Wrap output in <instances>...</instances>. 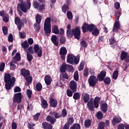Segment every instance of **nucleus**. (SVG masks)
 Here are the masks:
<instances>
[{"label": "nucleus", "instance_id": "1", "mask_svg": "<svg viewBox=\"0 0 129 129\" xmlns=\"http://www.w3.org/2000/svg\"><path fill=\"white\" fill-rule=\"evenodd\" d=\"M4 81L6 83L5 87L7 90H10L12 87L15 85V82H16V78L11 76L10 74H5L4 77Z\"/></svg>", "mask_w": 129, "mask_h": 129}, {"label": "nucleus", "instance_id": "2", "mask_svg": "<svg viewBox=\"0 0 129 129\" xmlns=\"http://www.w3.org/2000/svg\"><path fill=\"white\" fill-rule=\"evenodd\" d=\"M100 97H96L94 99V104L93 100L91 99L87 103V106L90 110H94V107L95 108H98L99 106V101H100Z\"/></svg>", "mask_w": 129, "mask_h": 129}, {"label": "nucleus", "instance_id": "3", "mask_svg": "<svg viewBox=\"0 0 129 129\" xmlns=\"http://www.w3.org/2000/svg\"><path fill=\"white\" fill-rule=\"evenodd\" d=\"M80 27H76L75 29H73L72 30V32L70 30H67V36L70 37L71 36L74 35L75 38L77 39V40H79V39H80Z\"/></svg>", "mask_w": 129, "mask_h": 129}, {"label": "nucleus", "instance_id": "4", "mask_svg": "<svg viewBox=\"0 0 129 129\" xmlns=\"http://www.w3.org/2000/svg\"><path fill=\"white\" fill-rule=\"evenodd\" d=\"M79 61H80V56L79 55L75 56L74 54H68L67 56V62L69 64H71L72 65L77 64L79 63Z\"/></svg>", "mask_w": 129, "mask_h": 129}, {"label": "nucleus", "instance_id": "5", "mask_svg": "<svg viewBox=\"0 0 129 129\" xmlns=\"http://www.w3.org/2000/svg\"><path fill=\"white\" fill-rule=\"evenodd\" d=\"M120 11H115L114 13V16L115 17V20H116L112 29V31L114 33L117 32L120 27V24L119 23V21H118V20H119V18L120 17Z\"/></svg>", "mask_w": 129, "mask_h": 129}, {"label": "nucleus", "instance_id": "6", "mask_svg": "<svg viewBox=\"0 0 129 129\" xmlns=\"http://www.w3.org/2000/svg\"><path fill=\"white\" fill-rule=\"evenodd\" d=\"M51 18L50 17L47 18L44 24V31L45 32V36H49L51 33Z\"/></svg>", "mask_w": 129, "mask_h": 129}, {"label": "nucleus", "instance_id": "7", "mask_svg": "<svg viewBox=\"0 0 129 129\" xmlns=\"http://www.w3.org/2000/svg\"><path fill=\"white\" fill-rule=\"evenodd\" d=\"M18 6L20 7V9L23 13H27L28 10H30L31 8V3L28 2L27 3H21Z\"/></svg>", "mask_w": 129, "mask_h": 129}, {"label": "nucleus", "instance_id": "8", "mask_svg": "<svg viewBox=\"0 0 129 129\" xmlns=\"http://www.w3.org/2000/svg\"><path fill=\"white\" fill-rule=\"evenodd\" d=\"M82 28L84 33H86L87 31H89V32H92L93 30L95 28V25L93 24L88 25L86 23H85L83 24Z\"/></svg>", "mask_w": 129, "mask_h": 129}, {"label": "nucleus", "instance_id": "9", "mask_svg": "<svg viewBox=\"0 0 129 129\" xmlns=\"http://www.w3.org/2000/svg\"><path fill=\"white\" fill-rule=\"evenodd\" d=\"M98 82V80L95 76H91L88 79V82L90 84V86H91L92 87L95 86Z\"/></svg>", "mask_w": 129, "mask_h": 129}, {"label": "nucleus", "instance_id": "10", "mask_svg": "<svg viewBox=\"0 0 129 129\" xmlns=\"http://www.w3.org/2000/svg\"><path fill=\"white\" fill-rule=\"evenodd\" d=\"M13 101L16 103L22 102V93H16L13 97Z\"/></svg>", "mask_w": 129, "mask_h": 129}, {"label": "nucleus", "instance_id": "11", "mask_svg": "<svg viewBox=\"0 0 129 129\" xmlns=\"http://www.w3.org/2000/svg\"><path fill=\"white\" fill-rule=\"evenodd\" d=\"M34 53L37 54L38 57H41L42 56V47H40L38 44H35L34 46Z\"/></svg>", "mask_w": 129, "mask_h": 129}, {"label": "nucleus", "instance_id": "12", "mask_svg": "<svg viewBox=\"0 0 129 129\" xmlns=\"http://www.w3.org/2000/svg\"><path fill=\"white\" fill-rule=\"evenodd\" d=\"M33 5L34 9H37L39 11H43L45 9V4L40 5L37 1H34Z\"/></svg>", "mask_w": 129, "mask_h": 129}, {"label": "nucleus", "instance_id": "13", "mask_svg": "<svg viewBox=\"0 0 129 129\" xmlns=\"http://www.w3.org/2000/svg\"><path fill=\"white\" fill-rule=\"evenodd\" d=\"M67 54V49H66V47H61L59 51V55H60L62 60H65V56H66Z\"/></svg>", "mask_w": 129, "mask_h": 129}, {"label": "nucleus", "instance_id": "14", "mask_svg": "<svg viewBox=\"0 0 129 129\" xmlns=\"http://www.w3.org/2000/svg\"><path fill=\"white\" fill-rule=\"evenodd\" d=\"M70 88L73 92L77 91V83L74 81H71L70 82Z\"/></svg>", "mask_w": 129, "mask_h": 129}, {"label": "nucleus", "instance_id": "15", "mask_svg": "<svg viewBox=\"0 0 129 129\" xmlns=\"http://www.w3.org/2000/svg\"><path fill=\"white\" fill-rule=\"evenodd\" d=\"M15 23L17 25V28L19 31H21L22 27L23 26V23H21V19L20 17H16L15 19Z\"/></svg>", "mask_w": 129, "mask_h": 129}, {"label": "nucleus", "instance_id": "16", "mask_svg": "<svg viewBox=\"0 0 129 129\" xmlns=\"http://www.w3.org/2000/svg\"><path fill=\"white\" fill-rule=\"evenodd\" d=\"M51 41L55 46L59 45V37L57 35H52L51 37Z\"/></svg>", "mask_w": 129, "mask_h": 129}, {"label": "nucleus", "instance_id": "17", "mask_svg": "<svg viewBox=\"0 0 129 129\" xmlns=\"http://www.w3.org/2000/svg\"><path fill=\"white\" fill-rule=\"evenodd\" d=\"M49 104L51 107H57V104H58V101L56 99L51 98L49 100Z\"/></svg>", "mask_w": 129, "mask_h": 129}, {"label": "nucleus", "instance_id": "18", "mask_svg": "<svg viewBox=\"0 0 129 129\" xmlns=\"http://www.w3.org/2000/svg\"><path fill=\"white\" fill-rule=\"evenodd\" d=\"M105 76H106V72L105 71H102L98 75L97 78L99 81H103Z\"/></svg>", "mask_w": 129, "mask_h": 129}, {"label": "nucleus", "instance_id": "19", "mask_svg": "<svg viewBox=\"0 0 129 129\" xmlns=\"http://www.w3.org/2000/svg\"><path fill=\"white\" fill-rule=\"evenodd\" d=\"M21 74L25 78V77H28V76H30V71L27 70L25 69H21Z\"/></svg>", "mask_w": 129, "mask_h": 129}, {"label": "nucleus", "instance_id": "20", "mask_svg": "<svg viewBox=\"0 0 129 129\" xmlns=\"http://www.w3.org/2000/svg\"><path fill=\"white\" fill-rule=\"evenodd\" d=\"M44 81L46 85H50L52 83V78L49 75H46L44 77Z\"/></svg>", "mask_w": 129, "mask_h": 129}, {"label": "nucleus", "instance_id": "21", "mask_svg": "<svg viewBox=\"0 0 129 129\" xmlns=\"http://www.w3.org/2000/svg\"><path fill=\"white\" fill-rule=\"evenodd\" d=\"M46 120H47V121H49V122H50L51 124H54V123L56 121V118H55V117H52V116L51 115L47 116Z\"/></svg>", "mask_w": 129, "mask_h": 129}, {"label": "nucleus", "instance_id": "22", "mask_svg": "<svg viewBox=\"0 0 129 129\" xmlns=\"http://www.w3.org/2000/svg\"><path fill=\"white\" fill-rule=\"evenodd\" d=\"M42 127L44 129H52L53 128V126L47 122H44L42 123Z\"/></svg>", "mask_w": 129, "mask_h": 129}, {"label": "nucleus", "instance_id": "23", "mask_svg": "<svg viewBox=\"0 0 129 129\" xmlns=\"http://www.w3.org/2000/svg\"><path fill=\"white\" fill-rule=\"evenodd\" d=\"M21 60V54L20 53L17 52L14 57H13V63H17V61H19Z\"/></svg>", "mask_w": 129, "mask_h": 129}, {"label": "nucleus", "instance_id": "24", "mask_svg": "<svg viewBox=\"0 0 129 129\" xmlns=\"http://www.w3.org/2000/svg\"><path fill=\"white\" fill-rule=\"evenodd\" d=\"M41 106L42 108H47L48 107V102L45 99L42 98L41 99Z\"/></svg>", "mask_w": 129, "mask_h": 129}, {"label": "nucleus", "instance_id": "25", "mask_svg": "<svg viewBox=\"0 0 129 129\" xmlns=\"http://www.w3.org/2000/svg\"><path fill=\"white\" fill-rule=\"evenodd\" d=\"M68 67V64H66V63H63L60 68V72H66Z\"/></svg>", "mask_w": 129, "mask_h": 129}, {"label": "nucleus", "instance_id": "26", "mask_svg": "<svg viewBox=\"0 0 129 129\" xmlns=\"http://www.w3.org/2000/svg\"><path fill=\"white\" fill-rule=\"evenodd\" d=\"M121 60H123L125 58H128V54L127 52L125 51H122L120 53Z\"/></svg>", "mask_w": 129, "mask_h": 129}, {"label": "nucleus", "instance_id": "27", "mask_svg": "<svg viewBox=\"0 0 129 129\" xmlns=\"http://www.w3.org/2000/svg\"><path fill=\"white\" fill-rule=\"evenodd\" d=\"M52 31L53 34L58 35V34H59V29L58 28V26L56 25L53 26L52 27Z\"/></svg>", "mask_w": 129, "mask_h": 129}, {"label": "nucleus", "instance_id": "28", "mask_svg": "<svg viewBox=\"0 0 129 129\" xmlns=\"http://www.w3.org/2000/svg\"><path fill=\"white\" fill-rule=\"evenodd\" d=\"M109 42L111 46L113 47V48H115L114 46H116V41L115 39L113 37H111L109 39Z\"/></svg>", "mask_w": 129, "mask_h": 129}, {"label": "nucleus", "instance_id": "29", "mask_svg": "<svg viewBox=\"0 0 129 129\" xmlns=\"http://www.w3.org/2000/svg\"><path fill=\"white\" fill-rule=\"evenodd\" d=\"M108 105L106 103H102L101 105V109L103 112H106L107 111Z\"/></svg>", "mask_w": 129, "mask_h": 129}, {"label": "nucleus", "instance_id": "30", "mask_svg": "<svg viewBox=\"0 0 129 129\" xmlns=\"http://www.w3.org/2000/svg\"><path fill=\"white\" fill-rule=\"evenodd\" d=\"M92 34L94 36H95V37H97L98 35H99V30L97 29V28L95 27L93 29V31H92Z\"/></svg>", "mask_w": 129, "mask_h": 129}, {"label": "nucleus", "instance_id": "31", "mask_svg": "<svg viewBox=\"0 0 129 129\" xmlns=\"http://www.w3.org/2000/svg\"><path fill=\"white\" fill-rule=\"evenodd\" d=\"M82 96H84L83 99L84 102H88V100L90 99V97H89V94H88V93H85L84 95H82Z\"/></svg>", "mask_w": 129, "mask_h": 129}, {"label": "nucleus", "instance_id": "32", "mask_svg": "<svg viewBox=\"0 0 129 129\" xmlns=\"http://www.w3.org/2000/svg\"><path fill=\"white\" fill-rule=\"evenodd\" d=\"M36 23V24H41V21L42 20V16L37 14L35 16Z\"/></svg>", "mask_w": 129, "mask_h": 129}, {"label": "nucleus", "instance_id": "33", "mask_svg": "<svg viewBox=\"0 0 129 129\" xmlns=\"http://www.w3.org/2000/svg\"><path fill=\"white\" fill-rule=\"evenodd\" d=\"M61 76L62 78H60L61 80L64 81V79H68V74L66 73V72H61Z\"/></svg>", "mask_w": 129, "mask_h": 129}, {"label": "nucleus", "instance_id": "34", "mask_svg": "<svg viewBox=\"0 0 129 129\" xmlns=\"http://www.w3.org/2000/svg\"><path fill=\"white\" fill-rule=\"evenodd\" d=\"M105 127V123L103 121H101L99 123L98 125V129H104Z\"/></svg>", "mask_w": 129, "mask_h": 129}, {"label": "nucleus", "instance_id": "35", "mask_svg": "<svg viewBox=\"0 0 129 129\" xmlns=\"http://www.w3.org/2000/svg\"><path fill=\"white\" fill-rule=\"evenodd\" d=\"M84 125L85 127H89L91 125V120L90 119H87L85 121Z\"/></svg>", "mask_w": 129, "mask_h": 129}, {"label": "nucleus", "instance_id": "36", "mask_svg": "<svg viewBox=\"0 0 129 129\" xmlns=\"http://www.w3.org/2000/svg\"><path fill=\"white\" fill-rule=\"evenodd\" d=\"M21 45L23 49H27V48H29V46L27 40L24 41V42L21 44Z\"/></svg>", "mask_w": 129, "mask_h": 129}, {"label": "nucleus", "instance_id": "37", "mask_svg": "<svg viewBox=\"0 0 129 129\" xmlns=\"http://www.w3.org/2000/svg\"><path fill=\"white\" fill-rule=\"evenodd\" d=\"M117 77H118V71H115L112 74V78L114 80H116L117 79Z\"/></svg>", "mask_w": 129, "mask_h": 129}, {"label": "nucleus", "instance_id": "38", "mask_svg": "<svg viewBox=\"0 0 129 129\" xmlns=\"http://www.w3.org/2000/svg\"><path fill=\"white\" fill-rule=\"evenodd\" d=\"M80 124L79 123H75L72 126H71L70 129H80Z\"/></svg>", "mask_w": 129, "mask_h": 129}, {"label": "nucleus", "instance_id": "39", "mask_svg": "<svg viewBox=\"0 0 129 129\" xmlns=\"http://www.w3.org/2000/svg\"><path fill=\"white\" fill-rule=\"evenodd\" d=\"M73 98L75 100H78L80 98V94L78 92H76L74 94Z\"/></svg>", "mask_w": 129, "mask_h": 129}, {"label": "nucleus", "instance_id": "40", "mask_svg": "<svg viewBox=\"0 0 129 129\" xmlns=\"http://www.w3.org/2000/svg\"><path fill=\"white\" fill-rule=\"evenodd\" d=\"M42 87L43 86H42V84L40 83H38L36 85V88L37 91H41V90H42Z\"/></svg>", "mask_w": 129, "mask_h": 129}, {"label": "nucleus", "instance_id": "41", "mask_svg": "<svg viewBox=\"0 0 129 129\" xmlns=\"http://www.w3.org/2000/svg\"><path fill=\"white\" fill-rule=\"evenodd\" d=\"M52 114L54 115L55 118H60V117H61L62 116L61 113H58L57 112H53Z\"/></svg>", "mask_w": 129, "mask_h": 129}, {"label": "nucleus", "instance_id": "42", "mask_svg": "<svg viewBox=\"0 0 129 129\" xmlns=\"http://www.w3.org/2000/svg\"><path fill=\"white\" fill-rule=\"evenodd\" d=\"M26 53H29V54H34L35 51H34V49H33V47L30 46L26 50Z\"/></svg>", "mask_w": 129, "mask_h": 129}, {"label": "nucleus", "instance_id": "43", "mask_svg": "<svg viewBox=\"0 0 129 129\" xmlns=\"http://www.w3.org/2000/svg\"><path fill=\"white\" fill-rule=\"evenodd\" d=\"M67 16L69 20H72V19H73V15L71 11L67 12Z\"/></svg>", "mask_w": 129, "mask_h": 129}, {"label": "nucleus", "instance_id": "44", "mask_svg": "<svg viewBox=\"0 0 129 129\" xmlns=\"http://www.w3.org/2000/svg\"><path fill=\"white\" fill-rule=\"evenodd\" d=\"M27 60L29 61V62H31L32 60H33V55L32 54L28 52L27 53Z\"/></svg>", "mask_w": 129, "mask_h": 129}, {"label": "nucleus", "instance_id": "45", "mask_svg": "<svg viewBox=\"0 0 129 129\" xmlns=\"http://www.w3.org/2000/svg\"><path fill=\"white\" fill-rule=\"evenodd\" d=\"M69 72H74V68H73V66L68 64L67 70Z\"/></svg>", "mask_w": 129, "mask_h": 129}, {"label": "nucleus", "instance_id": "46", "mask_svg": "<svg viewBox=\"0 0 129 129\" xmlns=\"http://www.w3.org/2000/svg\"><path fill=\"white\" fill-rule=\"evenodd\" d=\"M74 78L76 81H78L79 80V75L78 74V72L76 71L74 75Z\"/></svg>", "mask_w": 129, "mask_h": 129}, {"label": "nucleus", "instance_id": "47", "mask_svg": "<svg viewBox=\"0 0 129 129\" xmlns=\"http://www.w3.org/2000/svg\"><path fill=\"white\" fill-rule=\"evenodd\" d=\"M113 121H114V122H117V123H118L121 121V118H120V117H115L113 119Z\"/></svg>", "mask_w": 129, "mask_h": 129}, {"label": "nucleus", "instance_id": "48", "mask_svg": "<svg viewBox=\"0 0 129 129\" xmlns=\"http://www.w3.org/2000/svg\"><path fill=\"white\" fill-rule=\"evenodd\" d=\"M69 10V7H68V5H63L62 7V11L63 13L66 14V13Z\"/></svg>", "mask_w": 129, "mask_h": 129}, {"label": "nucleus", "instance_id": "49", "mask_svg": "<svg viewBox=\"0 0 129 129\" xmlns=\"http://www.w3.org/2000/svg\"><path fill=\"white\" fill-rule=\"evenodd\" d=\"M78 69L79 71H82L84 69V61H81Z\"/></svg>", "mask_w": 129, "mask_h": 129}, {"label": "nucleus", "instance_id": "50", "mask_svg": "<svg viewBox=\"0 0 129 129\" xmlns=\"http://www.w3.org/2000/svg\"><path fill=\"white\" fill-rule=\"evenodd\" d=\"M73 92H74L73 91L70 89H68L67 91V94L69 97H72V95H73Z\"/></svg>", "mask_w": 129, "mask_h": 129}, {"label": "nucleus", "instance_id": "51", "mask_svg": "<svg viewBox=\"0 0 129 129\" xmlns=\"http://www.w3.org/2000/svg\"><path fill=\"white\" fill-rule=\"evenodd\" d=\"M59 41L60 44H65L66 43V38H65V37L62 36L60 37Z\"/></svg>", "mask_w": 129, "mask_h": 129}, {"label": "nucleus", "instance_id": "52", "mask_svg": "<svg viewBox=\"0 0 129 129\" xmlns=\"http://www.w3.org/2000/svg\"><path fill=\"white\" fill-rule=\"evenodd\" d=\"M97 117L98 119H101L103 117V114L101 111H99L97 113Z\"/></svg>", "mask_w": 129, "mask_h": 129}, {"label": "nucleus", "instance_id": "53", "mask_svg": "<svg viewBox=\"0 0 129 129\" xmlns=\"http://www.w3.org/2000/svg\"><path fill=\"white\" fill-rule=\"evenodd\" d=\"M111 80H110V78H106L104 80V82L105 84H106L107 85H109V84H110V82H111Z\"/></svg>", "mask_w": 129, "mask_h": 129}, {"label": "nucleus", "instance_id": "54", "mask_svg": "<svg viewBox=\"0 0 129 129\" xmlns=\"http://www.w3.org/2000/svg\"><path fill=\"white\" fill-rule=\"evenodd\" d=\"M34 26L36 32H39L40 31V24L35 23Z\"/></svg>", "mask_w": 129, "mask_h": 129}, {"label": "nucleus", "instance_id": "55", "mask_svg": "<svg viewBox=\"0 0 129 129\" xmlns=\"http://www.w3.org/2000/svg\"><path fill=\"white\" fill-rule=\"evenodd\" d=\"M3 20L5 23H8L9 22V15H5L3 17Z\"/></svg>", "mask_w": 129, "mask_h": 129}, {"label": "nucleus", "instance_id": "56", "mask_svg": "<svg viewBox=\"0 0 129 129\" xmlns=\"http://www.w3.org/2000/svg\"><path fill=\"white\" fill-rule=\"evenodd\" d=\"M6 67V63L5 62H2L0 64V71L3 72L5 70V67Z\"/></svg>", "mask_w": 129, "mask_h": 129}, {"label": "nucleus", "instance_id": "57", "mask_svg": "<svg viewBox=\"0 0 129 129\" xmlns=\"http://www.w3.org/2000/svg\"><path fill=\"white\" fill-rule=\"evenodd\" d=\"M26 93H27V96H28V97H29V98H31V97H32V92L31 90H30V89L27 90Z\"/></svg>", "mask_w": 129, "mask_h": 129}, {"label": "nucleus", "instance_id": "58", "mask_svg": "<svg viewBox=\"0 0 129 129\" xmlns=\"http://www.w3.org/2000/svg\"><path fill=\"white\" fill-rule=\"evenodd\" d=\"M25 79L28 83H31L32 82V78L31 76H29L26 77Z\"/></svg>", "mask_w": 129, "mask_h": 129}, {"label": "nucleus", "instance_id": "59", "mask_svg": "<svg viewBox=\"0 0 129 129\" xmlns=\"http://www.w3.org/2000/svg\"><path fill=\"white\" fill-rule=\"evenodd\" d=\"M61 115L62 117H66V115H67V111L66 110V109H63L62 110Z\"/></svg>", "mask_w": 129, "mask_h": 129}, {"label": "nucleus", "instance_id": "60", "mask_svg": "<svg viewBox=\"0 0 129 129\" xmlns=\"http://www.w3.org/2000/svg\"><path fill=\"white\" fill-rule=\"evenodd\" d=\"M3 32L4 35H8V27H7V26L3 27Z\"/></svg>", "mask_w": 129, "mask_h": 129}, {"label": "nucleus", "instance_id": "61", "mask_svg": "<svg viewBox=\"0 0 129 129\" xmlns=\"http://www.w3.org/2000/svg\"><path fill=\"white\" fill-rule=\"evenodd\" d=\"M19 36L21 39H25V38H26V33L25 32H21L19 31Z\"/></svg>", "mask_w": 129, "mask_h": 129}, {"label": "nucleus", "instance_id": "62", "mask_svg": "<svg viewBox=\"0 0 129 129\" xmlns=\"http://www.w3.org/2000/svg\"><path fill=\"white\" fill-rule=\"evenodd\" d=\"M14 41V38L13 37V34H10L8 36V41L9 42H13Z\"/></svg>", "mask_w": 129, "mask_h": 129}, {"label": "nucleus", "instance_id": "63", "mask_svg": "<svg viewBox=\"0 0 129 129\" xmlns=\"http://www.w3.org/2000/svg\"><path fill=\"white\" fill-rule=\"evenodd\" d=\"M81 45L84 48H86L87 47V43H86V41L83 40L81 42Z\"/></svg>", "mask_w": 129, "mask_h": 129}, {"label": "nucleus", "instance_id": "64", "mask_svg": "<svg viewBox=\"0 0 129 129\" xmlns=\"http://www.w3.org/2000/svg\"><path fill=\"white\" fill-rule=\"evenodd\" d=\"M14 62H10V69L11 70H15L16 69V66L14 64Z\"/></svg>", "mask_w": 129, "mask_h": 129}]
</instances>
